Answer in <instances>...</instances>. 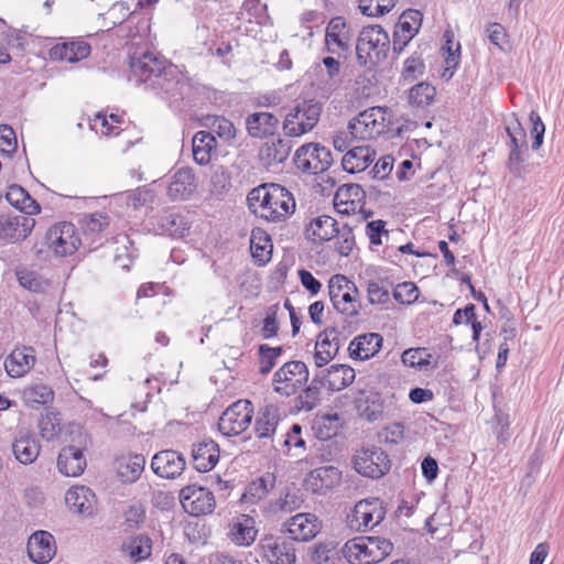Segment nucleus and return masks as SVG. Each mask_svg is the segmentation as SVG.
<instances>
[{"mask_svg":"<svg viewBox=\"0 0 564 564\" xmlns=\"http://www.w3.org/2000/svg\"><path fill=\"white\" fill-rule=\"evenodd\" d=\"M109 225V217L102 213L86 215L82 220L85 235H94L104 231Z\"/></svg>","mask_w":564,"mask_h":564,"instance_id":"obj_59","label":"nucleus"},{"mask_svg":"<svg viewBox=\"0 0 564 564\" xmlns=\"http://www.w3.org/2000/svg\"><path fill=\"white\" fill-rule=\"evenodd\" d=\"M196 191V178L192 169L182 167L171 177L167 196L172 200L187 199Z\"/></svg>","mask_w":564,"mask_h":564,"instance_id":"obj_22","label":"nucleus"},{"mask_svg":"<svg viewBox=\"0 0 564 564\" xmlns=\"http://www.w3.org/2000/svg\"><path fill=\"white\" fill-rule=\"evenodd\" d=\"M390 48V39L381 25L364 26L356 43L359 65H376L383 61Z\"/></svg>","mask_w":564,"mask_h":564,"instance_id":"obj_2","label":"nucleus"},{"mask_svg":"<svg viewBox=\"0 0 564 564\" xmlns=\"http://www.w3.org/2000/svg\"><path fill=\"white\" fill-rule=\"evenodd\" d=\"M130 556L134 561L145 560L151 555L152 541L148 535L134 536L129 543Z\"/></svg>","mask_w":564,"mask_h":564,"instance_id":"obj_57","label":"nucleus"},{"mask_svg":"<svg viewBox=\"0 0 564 564\" xmlns=\"http://www.w3.org/2000/svg\"><path fill=\"white\" fill-rule=\"evenodd\" d=\"M388 109L383 107H371L361 111L348 123V130L352 138L371 140L386 131Z\"/></svg>","mask_w":564,"mask_h":564,"instance_id":"obj_4","label":"nucleus"},{"mask_svg":"<svg viewBox=\"0 0 564 564\" xmlns=\"http://www.w3.org/2000/svg\"><path fill=\"white\" fill-rule=\"evenodd\" d=\"M193 158L199 165L210 162L212 152L216 149L217 140L208 131H198L193 137Z\"/></svg>","mask_w":564,"mask_h":564,"instance_id":"obj_37","label":"nucleus"},{"mask_svg":"<svg viewBox=\"0 0 564 564\" xmlns=\"http://www.w3.org/2000/svg\"><path fill=\"white\" fill-rule=\"evenodd\" d=\"M280 422L279 409L269 404L263 406L254 423V431L259 438H270L274 435Z\"/></svg>","mask_w":564,"mask_h":564,"instance_id":"obj_34","label":"nucleus"},{"mask_svg":"<svg viewBox=\"0 0 564 564\" xmlns=\"http://www.w3.org/2000/svg\"><path fill=\"white\" fill-rule=\"evenodd\" d=\"M252 414V403L238 400L224 411L218 421V430L225 436L239 435L251 424Z\"/></svg>","mask_w":564,"mask_h":564,"instance_id":"obj_8","label":"nucleus"},{"mask_svg":"<svg viewBox=\"0 0 564 564\" xmlns=\"http://www.w3.org/2000/svg\"><path fill=\"white\" fill-rule=\"evenodd\" d=\"M156 227L162 235H167L174 238L184 237L185 232L189 229L185 217L174 210H165L159 215L156 219Z\"/></svg>","mask_w":564,"mask_h":564,"instance_id":"obj_33","label":"nucleus"},{"mask_svg":"<svg viewBox=\"0 0 564 564\" xmlns=\"http://www.w3.org/2000/svg\"><path fill=\"white\" fill-rule=\"evenodd\" d=\"M257 529L254 528V520L250 516L242 514L232 524L229 532L230 540L240 546L250 545L257 536Z\"/></svg>","mask_w":564,"mask_h":564,"instance_id":"obj_36","label":"nucleus"},{"mask_svg":"<svg viewBox=\"0 0 564 564\" xmlns=\"http://www.w3.org/2000/svg\"><path fill=\"white\" fill-rule=\"evenodd\" d=\"M341 481V471L333 466H322L311 470L304 480L307 490L314 494H324Z\"/></svg>","mask_w":564,"mask_h":564,"instance_id":"obj_18","label":"nucleus"},{"mask_svg":"<svg viewBox=\"0 0 564 564\" xmlns=\"http://www.w3.org/2000/svg\"><path fill=\"white\" fill-rule=\"evenodd\" d=\"M292 143L288 139L276 138L267 141L259 151V159L267 167L283 163L290 155Z\"/></svg>","mask_w":564,"mask_h":564,"instance_id":"obj_28","label":"nucleus"},{"mask_svg":"<svg viewBox=\"0 0 564 564\" xmlns=\"http://www.w3.org/2000/svg\"><path fill=\"white\" fill-rule=\"evenodd\" d=\"M275 477L273 474H265L257 480L250 482L242 495V501L246 503H256L267 497L270 489L273 488Z\"/></svg>","mask_w":564,"mask_h":564,"instance_id":"obj_41","label":"nucleus"},{"mask_svg":"<svg viewBox=\"0 0 564 564\" xmlns=\"http://www.w3.org/2000/svg\"><path fill=\"white\" fill-rule=\"evenodd\" d=\"M324 387L330 391H340L350 386L355 378V369L348 365L335 364L325 370H319Z\"/></svg>","mask_w":564,"mask_h":564,"instance_id":"obj_23","label":"nucleus"},{"mask_svg":"<svg viewBox=\"0 0 564 564\" xmlns=\"http://www.w3.org/2000/svg\"><path fill=\"white\" fill-rule=\"evenodd\" d=\"M392 295L401 304H411L416 301L419 290L412 282H403L393 289Z\"/></svg>","mask_w":564,"mask_h":564,"instance_id":"obj_62","label":"nucleus"},{"mask_svg":"<svg viewBox=\"0 0 564 564\" xmlns=\"http://www.w3.org/2000/svg\"><path fill=\"white\" fill-rule=\"evenodd\" d=\"M354 32L343 17L330 19L326 26L325 43L332 54L347 56L350 53Z\"/></svg>","mask_w":564,"mask_h":564,"instance_id":"obj_12","label":"nucleus"},{"mask_svg":"<svg viewBox=\"0 0 564 564\" xmlns=\"http://www.w3.org/2000/svg\"><path fill=\"white\" fill-rule=\"evenodd\" d=\"M271 239L261 229L252 230L251 234V253L256 261L264 264L270 260L272 245Z\"/></svg>","mask_w":564,"mask_h":564,"instance_id":"obj_45","label":"nucleus"},{"mask_svg":"<svg viewBox=\"0 0 564 564\" xmlns=\"http://www.w3.org/2000/svg\"><path fill=\"white\" fill-rule=\"evenodd\" d=\"M376 152L369 145L354 147L343 156V169L348 173L365 171L375 160Z\"/></svg>","mask_w":564,"mask_h":564,"instance_id":"obj_32","label":"nucleus"},{"mask_svg":"<svg viewBox=\"0 0 564 564\" xmlns=\"http://www.w3.org/2000/svg\"><path fill=\"white\" fill-rule=\"evenodd\" d=\"M31 216L24 213L0 215V239L10 243L24 240L35 226Z\"/></svg>","mask_w":564,"mask_h":564,"instance_id":"obj_13","label":"nucleus"},{"mask_svg":"<svg viewBox=\"0 0 564 564\" xmlns=\"http://www.w3.org/2000/svg\"><path fill=\"white\" fill-rule=\"evenodd\" d=\"M293 160L299 170L308 174L322 173L333 163L330 150L319 143H307L300 147L295 151Z\"/></svg>","mask_w":564,"mask_h":564,"instance_id":"obj_9","label":"nucleus"},{"mask_svg":"<svg viewBox=\"0 0 564 564\" xmlns=\"http://www.w3.org/2000/svg\"><path fill=\"white\" fill-rule=\"evenodd\" d=\"M323 65L326 68L327 79L322 87V96L328 98L340 85V63L338 59L327 56L323 58Z\"/></svg>","mask_w":564,"mask_h":564,"instance_id":"obj_47","label":"nucleus"},{"mask_svg":"<svg viewBox=\"0 0 564 564\" xmlns=\"http://www.w3.org/2000/svg\"><path fill=\"white\" fill-rule=\"evenodd\" d=\"M41 445L35 436L25 430H20L12 443V452L15 459L23 464L30 465L39 457Z\"/></svg>","mask_w":564,"mask_h":564,"instance_id":"obj_20","label":"nucleus"},{"mask_svg":"<svg viewBox=\"0 0 564 564\" xmlns=\"http://www.w3.org/2000/svg\"><path fill=\"white\" fill-rule=\"evenodd\" d=\"M130 80L167 100L183 99L188 78L164 56L147 51L130 57Z\"/></svg>","mask_w":564,"mask_h":564,"instance_id":"obj_1","label":"nucleus"},{"mask_svg":"<svg viewBox=\"0 0 564 564\" xmlns=\"http://www.w3.org/2000/svg\"><path fill=\"white\" fill-rule=\"evenodd\" d=\"M431 357L426 348H410L403 351L401 360L409 367L425 368L430 365Z\"/></svg>","mask_w":564,"mask_h":564,"instance_id":"obj_56","label":"nucleus"},{"mask_svg":"<svg viewBox=\"0 0 564 564\" xmlns=\"http://www.w3.org/2000/svg\"><path fill=\"white\" fill-rule=\"evenodd\" d=\"M392 283L387 279L370 280L367 283V297L372 305H386L391 303L390 290Z\"/></svg>","mask_w":564,"mask_h":564,"instance_id":"obj_44","label":"nucleus"},{"mask_svg":"<svg viewBox=\"0 0 564 564\" xmlns=\"http://www.w3.org/2000/svg\"><path fill=\"white\" fill-rule=\"evenodd\" d=\"M453 32L447 30L444 33V37L446 40V51L447 56L445 58V70L443 73V77H447V79L452 78L458 63H459V56H460V44L456 43V47L453 48Z\"/></svg>","mask_w":564,"mask_h":564,"instance_id":"obj_53","label":"nucleus"},{"mask_svg":"<svg viewBox=\"0 0 564 564\" xmlns=\"http://www.w3.org/2000/svg\"><path fill=\"white\" fill-rule=\"evenodd\" d=\"M436 95V89L429 83L422 82L413 86L409 90V102L415 107L429 106Z\"/></svg>","mask_w":564,"mask_h":564,"instance_id":"obj_49","label":"nucleus"},{"mask_svg":"<svg viewBox=\"0 0 564 564\" xmlns=\"http://www.w3.org/2000/svg\"><path fill=\"white\" fill-rule=\"evenodd\" d=\"M354 520L358 522V529L367 530L375 527L372 521L371 503L369 499L361 500L354 508Z\"/></svg>","mask_w":564,"mask_h":564,"instance_id":"obj_58","label":"nucleus"},{"mask_svg":"<svg viewBox=\"0 0 564 564\" xmlns=\"http://www.w3.org/2000/svg\"><path fill=\"white\" fill-rule=\"evenodd\" d=\"M334 238H336V251L341 257H348L356 246L352 225L348 223L338 225V234Z\"/></svg>","mask_w":564,"mask_h":564,"instance_id":"obj_50","label":"nucleus"},{"mask_svg":"<svg viewBox=\"0 0 564 564\" xmlns=\"http://www.w3.org/2000/svg\"><path fill=\"white\" fill-rule=\"evenodd\" d=\"M259 546L271 564H295L294 542L283 536L265 535Z\"/></svg>","mask_w":564,"mask_h":564,"instance_id":"obj_14","label":"nucleus"},{"mask_svg":"<svg viewBox=\"0 0 564 564\" xmlns=\"http://www.w3.org/2000/svg\"><path fill=\"white\" fill-rule=\"evenodd\" d=\"M26 550L33 563L47 564L56 553L55 539L47 531H36L29 538Z\"/></svg>","mask_w":564,"mask_h":564,"instance_id":"obj_16","label":"nucleus"},{"mask_svg":"<svg viewBox=\"0 0 564 564\" xmlns=\"http://www.w3.org/2000/svg\"><path fill=\"white\" fill-rule=\"evenodd\" d=\"M506 130L510 138V150L528 148L525 130L518 119H514V122L509 124Z\"/></svg>","mask_w":564,"mask_h":564,"instance_id":"obj_64","label":"nucleus"},{"mask_svg":"<svg viewBox=\"0 0 564 564\" xmlns=\"http://www.w3.org/2000/svg\"><path fill=\"white\" fill-rule=\"evenodd\" d=\"M180 501L183 509L194 517L209 514L216 507L214 494L205 487L195 485L181 489Z\"/></svg>","mask_w":564,"mask_h":564,"instance_id":"obj_11","label":"nucleus"},{"mask_svg":"<svg viewBox=\"0 0 564 564\" xmlns=\"http://www.w3.org/2000/svg\"><path fill=\"white\" fill-rule=\"evenodd\" d=\"M338 234V221L328 215L314 217L305 226V237L313 242L332 240Z\"/></svg>","mask_w":564,"mask_h":564,"instance_id":"obj_24","label":"nucleus"},{"mask_svg":"<svg viewBox=\"0 0 564 564\" xmlns=\"http://www.w3.org/2000/svg\"><path fill=\"white\" fill-rule=\"evenodd\" d=\"M45 243L56 256L65 257L77 250L80 239L76 235L75 226L64 221L55 224L46 231Z\"/></svg>","mask_w":564,"mask_h":564,"instance_id":"obj_10","label":"nucleus"},{"mask_svg":"<svg viewBox=\"0 0 564 564\" xmlns=\"http://www.w3.org/2000/svg\"><path fill=\"white\" fill-rule=\"evenodd\" d=\"M87 462L83 451L74 445L65 446L57 457L58 471L67 477H77L86 468Z\"/></svg>","mask_w":564,"mask_h":564,"instance_id":"obj_21","label":"nucleus"},{"mask_svg":"<svg viewBox=\"0 0 564 564\" xmlns=\"http://www.w3.org/2000/svg\"><path fill=\"white\" fill-rule=\"evenodd\" d=\"M186 466L184 456L173 449L158 452L151 459L152 471L164 479H175L182 475Z\"/></svg>","mask_w":564,"mask_h":564,"instance_id":"obj_15","label":"nucleus"},{"mask_svg":"<svg viewBox=\"0 0 564 564\" xmlns=\"http://www.w3.org/2000/svg\"><path fill=\"white\" fill-rule=\"evenodd\" d=\"M303 500L296 492L288 491L284 497H280L274 502H271L273 511L292 512L299 509Z\"/></svg>","mask_w":564,"mask_h":564,"instance_id":"obj_61","label":"nucleus"},{"mask_svg":"<svg viewBox=\"0 0 564 564\" xmlns=\"http://www.w3.org/2000/svg\"><path fill=\"white\" fill-rule=\"evenodd\" d=\"M285 527L292 542H306L317 535L321 522L313 513H297L285 523Z\"/></svg>","mask_w":564,"mask_h":564,"instance_id":"obj_17","label":"nucleus"},{"mask_svg":"<svg viewBox=\"0 0 564 564\" xmlns=\"http://www.w3.org/2000/svg\"><path fill=\"white\" fill-rule=\"evenodd\" d=\"M423 14L419 10L409 9L404 11L395 25V30L413 36L419 32Z\"/></svg>","mask_w":564,"mask_h":564,"instance_id":"obj_52","label":"nucleus"},{"mask_svg":"<svg viewBox=\"0 0 564 564\" xmlns=\"http://www.w3.org/2000/svg\"><path fill=\"white\" fill-rule=\"evenodd\" d=\"M22 397L26 405L36 409L53 402L54 391L44 383H35L24 388Z\"/></svg>","mask_w":564,"mask_h":564,"instance_id":"obj_40","label":"nucleus"},{"mask_svg":"<svg viewBox=\"0 0 564 564\" xmlns=\"http://www.w3.org/2000/svg\"><path fill=\"white\" fill-rule=\"evenodd\" d=\"M34 350L30 347L14 349L4 360V368L12 378L22 377L29 372L34 364Z\"/></svg>","mask_w":564,"mask_h":564,"instance_id":"obj_30","label":"nucleus"},{"mask_svg":"<svg viewBox=\"0 0 564 564\" xmlns=\"http://www.w3.org/2000/svg\"><path fill=\"white\" fill-rule=\"evenodd\" d=\"M425 69V65L420 55L414 53L411 55L404 63V68L402 70V77L405 80L413 82L419 76L423 75Z\"/></svg>","mask_w":564,"mask_h":564,"instance_id":"obj_63","label":"nucleus"},{"mask_svg":"<svg viewBox=\"0 0 564 564\" xmlns=\"http://www.w3.org/2000/svg\"><path fill=\"white\" fill-rule=\"evenodd\" d=\"M339 417L337 414L323 415L313 423V431L317 438L326 441L336 436Z\"/></svg>","mask_w":564,"mask_h":564,"instance_id":"obj_51","label":"nucleus"},{"mask_svg":"<svg viewBox=\"0 0 564 564\" xmlns=\"http://www.w3.org/2000/svg\"><path fill=\"white\" fill-rule=\"evenodd\" d=\"M323 105L314 99L303 100L286 113L282 129L286 137H301L318 123Z\"/></svg>","mask_w":564,"mask_h":564,"instance_id":"obj_3","label":"nucleus"},{"mask_svg":"<svg viewBox=\"0 0 564 564\" xmlns=\"http://www.w3.org/2000/svg\"><path fill=\"white\" fill-rule=\"evenodd\" d=\"M194 468L200 473L212 470L219 460V447L213 440H204L193 445Z\"/></svg>","mask_w":564,"mask_h":564,"instance_id":"obj_26","label":"nucleus"},{"mask_svg":"<svg viewBox=\"0 0 564 564\" xmlns=\"http://www.w3.org/2000/svg\"><path fill=\"white\" fill-rule=\"evenodd\" d=\"M327 334H332V332H321L315 344V352L313 358L317 368L326 366L338 354L336 347H333L329 344Z\"/></svg>","mask_w":564,"mask_h":564,"instance_id":"obj_48","label":"nucleus"},{"mask_svg":"<svg viewBox=\"0 0 564 564\" xmlns=\"http://www.w3.org/2000/svg\"><path fill=\"white\" fill-rule=\"evenodd\" d=\"M278 126V117L270 112H254L246 118L247 131L252 138L272 135Z\"/></svg>","mask_w":564,"mask_h":564,"instance_id":"obj_31","label":"nucleus"},{"mask_svg":"<svg viewBox=\"0 0 564 564\" xmlns=\"http://www.w3.org/2000/svg\"><path fill=\"white\" fill-rule=\"evenodd\" d=\"M324 387L322 375L318 371L314 375L311 383L297 397L296 402L300 410L311 411L321 400V388Z\"/></svg>","mask_w":564,"mask_h":564,"instance_id":"obj_42","label":"nucleus"},{"mask_svg":"<svg viewBox=\"0 0 564 564\" xmlns=\"http://www.w3.org/2000/svg\"><path fill=\"white\" fill-rule=\"evenodd\" d=\"M354 469L361 476L371 479L383 477L391 468L388 454L377 446L362 447L354 456Z\"/></svg>","mask_w":564,"mask_h":564,"instance_id":"obj_6","label":"nucleus"},{"mask_svg":"<svg viewBox=\"0 0 564 564\" xmlns=\"http://www.w3.org/2000/svg\"><path fill=\"white\" fill-rule=\"evenodd\" d=\"M308 375L303 361H288L273 375L274 391L285 397L293 395L307 382Z\"/></svg>","mask_w":564,"mask_h":564,"instance_id":"obj_7","label":"nucleus"},{"mask_svg":"<svg viewBox=\"0 0 564 564\" xmlns=\"http://www.w3.org/2000/svg\"><path fill=\"white\" fill-rule=\"evenodd\" d=\"M338 299H334L333 307L341 315L355 318L359 315L361 307L359 301V290L356 285H348Z\"/></svg>","mask_w":564,"mask_h":564,"instance_id":"obj_38","label":"nucleus"},{"mask_svg":"<svg viewBox=\"0 0 564 564\" xmlns=\"http://www.w3.org/2000/svg\"><path fill=\"white\" fill-rule=\"evenodd\" d=\"M17 279L21 286L34 293H45L51 285L47 279L28 269L18 270Z\"/></svg>","mask_w":564,"mask_h":564,"instance_id":"obj_46","label":"nucleus"},{"mask_svg":"<svg viewBox=\"0 0 564 564\" xmlns=\"http://www.w3.org/2000/svg\"><path fill=\"white\" fill-rule=\"evenodd\" d=\"M382 341L383 338L378 333L359 335L349 344V356L356 360H368L380 350Z\"/></svg>","mask_w":564,"mask_h":564,"instance_id":"obj_25","label":"nucleus"},{"mask_svg":"<svg viewBox=\"0 0 564 564\" xmlns=\"http://www.w3.org/2000/svg\"><path fill=\"white\" fill-rule=\"evenodd\" d=\"M65 502L72 512L89 517L95 512L96 496L86 486H75L66 491Z\"/></svg>","mask_w":564,"mask_h":564,"instance_id":"obj_19","label":"nucleus"},{"mask_svg":"<svg viewBox=\"0 0 564 564\" xmlns=\"http://www.w3.org/2000/svg\"><path fill=\"white\" fill-rule=\"evenodd\" d=\"M264 198V210L261 212V217L269 221H283L295 210L293 195L280 184H269Z\"/></svg>","mask_w":564,"mask_h":564,"instance_id":"obj_5","label":"nucleus"},{"mask_svg":"<svg viewBox=\"0 0 564 564\" xmlns=\"http://www.w3.org/2000/svg\"><path fill=\"white\" fill-rule=\"evenodd\" d=\"M145 457L142 454L121 456L116 459L117 477L123 484L135 482L144 471Z\"/></svg>","mask_w":564,"mask_h":564,"instance_id":"obj_27","label":"nucleus"},{"mask_svg":"<svg viewBox=\"0 0 564 564\" xmlns=\"http://www.w3.org/2000/svg\"><path fill=\"white\" fill-rule=\"evenodd\" d=\"M7 200L10 205L18 208V213L35 215L41 212L40 204L20 185L9 186Z\"/></svg>","mask_w":564,"mask_h":564,"instance_id":"obj_35","label":"nucleus"},{"mask_svg":"<svg viewBox=\"0 0 564 564\" xmlns=\"http://www.w3.org/2000/svg\"><path fill=\"white\" fill-rule=\"evenodd\" d=\"M51 53L55 58H59L68 63H76L86 58L90 54V45L83 41L63 43L54 46Z\"/></svg>","mask_w":564,"mask_h":564,"instance_id":"obj_39","label":"nucleus"},{"mask_svg":"<svg viewBox=\"0 0 564 564\" xmlns=\"http://www.w3.org/2000/svg\"><path fill=\"white\" fill-rule=\"evenodd\" d=\"M355 404L358 414L369 422L378 420L383 413L381 395L373 390H360Z\"/></svg>","mask_w":564,"mask_h":564,"instance_id":"obj_29","label":"nucleus"},{"mask_svg":"<svg viewBox=\"0 0 564 564\" xmlns=\"http://www.w3.org/2000/svg\"><path fill=\"white\" fill-rule=\"evenodd\" d=\"M397 0H359L358 8L367 17H381L395 7Z\"/></svg>","mask_w":564,"mask_h":564,"instance_id":"obj_54","label":"nucleus"},{"mask_svg":"<svg viewBox=\"0 0 564 564\" xmlns=\"http://www.w3.org/2000/svg\"><path fill=\"white\" fill-rule=\"evenodd\" d=\"M393 550V544L386 538L370 536V551L372 557L370 561L379 563L384 560Z\"/></svg>","mask_w":564,"mask_h":564,"instance_id":"obj_60","label":"nucleus"},{"mask_svg":"<svg viewBox=\"0 0 564 564\" xmlns=\"http://www.w3.org/2000/svg\"><path fill=\"white\" fill-rule=\"evenodd\" d=\"M364 194L362 187L358 184L341 185L338 187L334 197L335 207H339L341 205H354L355 200H360Z\"/></svg>","mask_w":564,"mask_h":564,"instance_id":"obj_55","label":"nucleus"},{"mask_svg":"<svg viewBox=\"0 0 564 564\" xmlns=\"http://www.w3.org/2000/svg\"><path fill=\"white\" fill-rule=\"evenodd\" d=\"M346 556L349 562H358V564H375L370 561L372 553L370 551V536L360 538L349 541L345 545Z\"/></svg>","mask_w":564,"mask_h":564,"instance_id":"obj_43","label":"nucleus"}]
</instances>
